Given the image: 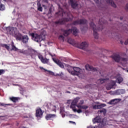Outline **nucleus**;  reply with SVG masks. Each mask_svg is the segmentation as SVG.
<instances>
[{
    "label": "nucleus",
    "mask_w": 128,
    "mask_h": 128,
    "mask_svg": "<svg viewBox=\"0 0 128 128\" xmlns=\"http://www.w3.org/2000/svg\"><path fill=\"white\" fill-rule=\"evenodd\" d=\"M92 122L94 124H96V122H102V118L100 116H96L92 120Z\"/></svg>",
    "instance_id": "nucleus-23"
},
{
    "label": "nucleus",
    "mask_w": 128,
    "mask_h": 128,
    "mask_svg": "<svg viewBox=\"0 0 128 128\" xmlns=\"http://www.w3.org/2000/svg\"><path fill=\"white\" fill-rule=\"evenodd\" d=\"M52 60L56 64L60 66V68H66L68 72L71 74L72 76H80V74H82V70H80V68L74 67L72 68L69 65L62 63L58 60H56L54 58H52ZM72 70H73L74 71H72Z\"/></svg>",
    "instance_id": "nucleus-1"
},
{
    "label": "nucleus",
    "mask_w": 128,
    "mask_h": 128,
    "mask_svg": "<svg viewBox=\"0 0 128 128\" xmlns=\"http://www.w3.org/2000/svg\"><path fill=\"white\" fill-rule=\"evenodd\" d=\"M76 118H78V116H76Z\"/></svg>",
    "instance_id": "nucleus-52"
},
{
    "label": "nucleus",
    "mask_w": 128,
    "mask_h": 128,
    "mask_svg": "<svg viewBox=\"0 0 128 128\" xmlns=\"http://www.w3.org/2000/svg\"><path fill=\"white\" fill-rule=\"evenodd\" d=\"M114 78L116 80H111L110 84L106 86V88L108 90H112V88H114L116 82L118 84H122V82H124V78H122V76L120 74H118L116 77Z\"/></svg>",
    "instance_id": "nucleus-3"
},
{
    "label": "nucleus",
    "mask_w": 128,
    "mask_h": 128,
    "mask_svg": "<svg viewBox=\"0 0 128 128\" xmlns=\"http://www.w3.org/2000/svg\"><path fill=\"white\" fill-rule=\"evenodd\" d=\"M84 100H80L78 104L76 105L77 108H82V110H86L88 108V106L86 105L82 106V104H84Z\"/></svg>",
    "instance_id": "nucleus-14"
},
{
    "label": "nucleus",
    "mask_w": 128,
    "mask_h": 128,
    "mask_svg": "<svg viewBox=\"0 0 128 128\" xmlns=\"http://www.w3.org/2000/svg\"><path fill=\"white\" fill-rule=\"evenodd\" d=\"M106 82L105 79H100L97 81V84H104V82Z\"/></svg>",
    "instance_id": "nucleus-31"
},
{
    "label": "nucleus",
    "mask_w": 128,
    "mask_h": 128,
    "mask_svg": "<svg viewBox=\"0 0 128 128\" xmlns=\"http://www.w3.org/2000/svg\"><path fill=\"white\" fill-rule=\"evenodd\" d=\"M106 110L105 108H102L98 111V114H106Z\"/></svg>",
    "instance_id": "nucleus-29"
},
{
    "label": "nucleus",
    "mask_w": 128,
    "mask_h": 128,
    "mask_svg": "<svg viewBox=\"0 0 128 128\" xmlns=\"http://www.w3.org/2000/svg\"><path fill=\"white\" fill-rule=\"evenodd\" d=\"M87 128H96V126H88Z\"/></svg>",
    "instance_id": "nucleus-45"
},
{
    "label": "nucleus",
    "mask_w": 128,
    "mask_h": 128,
    "mask_svg": "<svg viewBox=\"0 0 128 128\" xmlns=\"http://www.w3.org/2000/svg\"><path fill=\"white\" fill-rule=\"evenodd\" d=\"M42 114L43 112L42 109L38 108L36 110V118H42Z\"/></svg>",
    "instance_id": "nucleus-18"
},
{
    "label": "nucleus",
    "mask_w": 128,
    "mask_h": 128,
    "mask_svg": "<svg viewBox=\"0 0 128 128\" xmlns=\"http://www.w3.org/2000/svg\"><path fill=\"white\" fill-rule=\"evenodd\" d=\"M126 93V90L124 89H120L116 91V94H124Z\"/></svg>",
    "instance_id": "nucleus-22"
},
{
    "label": "nucleus",
    "mask_w": 128,
    "mask_h": 128,
    "mask_svg": "<svg viewBox=\"0 0 128 128\" xmlns=\"http://www.w3.org/2000/svg\"><path fill=\"white\" fill-rule=\"evenodd\" d=\"M48 60H49L48 58H43L41 62L42 64H48Z\"/></svg>",
    "instance_id": "nucleus-34"
},
{
    "label": "nucleus",
    "mask_w": 128,
    "mask_h": 128,
    "mask_svg": "<svg viewBox=\"0 0 128 128\" xmlns=\"http://www.w3.org/2000/svg\"><path fill=\"white\" fill-rule=\"evenodd\" d=\"M60 40H61V42H64V36L61 35L58 38Z\"/></svg>",
    "instance_id": "nucleus-39"
},
{
    "label": "nucleus",
    "mask_w": 128,
    "mask_h": 128,
    "mask_svg": "<svg viewBox=\"0 0 128 128\" xmlns=\"http://www.w3.org/2000/svg\"><path fill=\"white\" fill-rule=\"evenodd\" d=\"M106 2L108 4H110L113 8H116V5L112 0H106Z\"/></svg>",
    "instance_id": "nucleus-25"
},
{
    "label": "nucleus",
    "mask_w": 128,
    "mask_h": 128,
    "mask_svg": "<svg viewBox=\"0 0 128 128\" xmlns=\"http://www.w3.org/2000/svg\"><path fill=\"white\" fill-rule=\"evenodd\" d=\"M90 26L93 30L94 38L96 39L98 38V28H96V26L94 25V22H92L90 24Z\"/></svg>",
    "instance_id": "nucleus-11"
},
{
    "label": "nucleus",
    "mask_w": 128,
    "mask_h": 128,
    "mask_svg": "<svg viewBox=\"0 0 128 128\" xmlns=\"http://www.w3.org/2000/svg\"><path fill=\"white\" fill-rule=\"evenodd\" d=\"M29 36H32V38L33 40L38 42H42V40H44V37L46 36V32L43 30L41 32L40 35H38L36 33H30Z\"/></svg>",
    "instance_id": "nucleus-4"
},
{
    "label": "nucleus",
    "mask_w": 128,
    "mask_h": 128,
    "mask_svg": "<svg viewBox=\"0 0 128 128\" xmlns=\"http://www.w3.org/2000/svg\"><path fill=\"white\" fill-rule=\"evenodd\" d=\"M58 6L59 8V11L58 12L56 13V16H66V12L62 10V6H64V8L68 10V5H66V4L64 2L63 3L61 2L60 4H58Z\"/></svg>",
    "instance_id": "nucleus-6"
},
{
    "label": "nucleus",
    "mask_w": 128,
    "mask_h": 128,
    "mask_svg": "<svg viewBox=\"0 0 128 128\" xmlns=\"http://www.w3.org/2000/svg\"><path fill=\"white\" fill-rule=\"evenodd\" d=\"M45 54H48V52H46V51L45 52Z\"/></svg>",
    "instance_id": "nucleus-51"
},
{
    "label": "nucleus",
    "mask_w": 128,
    "mask_h": 128,
    "mask_svg": "<svg viewBox=\"0 0 128 128\" xmlns=\"http://www.w3.org/2000/svg\"><path fill=\"white\" fill-rule=\"evenodd\" d=\"M118 100V99H114L111 100L110 102H108L110 104H116V102Z\"/></svg>",
    "instance_id": "nucleus-27"
},
{
    "label": "nucleus",
    "mask_w": 128,
    "mask_h": 128,
    "mask_svg": "<svg viewBox=\"0 0 128 128\" xmlns=\"http://www.w3.org/2000/svg\"><path fill=\"white\" fill-rule=\"evenodd\" d=\"M2 48H6V50H10V46L8 45V44H2Z\"/></svg>",
    "instance_id": "nucleus-35"
},
{
    "label": "nucleus",
    "mask_w": 128,
    "mask_h": 128,
    "mask_svg": "<svg viewBox=\"0 0 128 128\" xmlns=\"http://www.w3.org/2000/svg\"><path fill=\"white\" fill-rule=\"evenodd\" d=\"M48 54L50 56H52H52H54V54H52V53H50V52H48Z\"/></svg>",
    "instance_id": "nucleus-46"
},
{
    "label": "nucleus",
    "mask_w": 128,
    "mask_h": 128,
    "mask_svg": "<svg viewBox=\"0 0 128 128\" xmlns=\"http://www.w3.org/2000/svg\"><path fill=\"white\" fill-rule=\"evenodd\" d=\"M11 46L12 50H14L15 52H18V50H19V52H21V54H24L27 56L31 54L32 52V48H29L28 50H19L18 48H16V46H14V42H12Z\"/></svg>",
    "instance_id": "nucleus-7"
},
{
    "label": "nucleus",
    "mask_w": 128,
    "mask_h": 128,
    "mask_svg": "<svg viewBox=\"0 0 128 128\" xmlns=\"http://www.w3.org/2000/svg\"><path fill=\"white\" fill-rule=\"evenodd\" d=\"M72 109L73 110V112H78V114H80L82 112V108H78V110H76V107H74V108H72Z\"/></svg>",
    "instance_id": "nucleus-26"
},
{
    "label": "nucleus",
    "mask_w": 128,
    "mask_h": 128,
    "mask_svg": "<svg viewBox=\"0 0 128 128\" xmlns=\"http://www.w3.org/2000/svg\"><path fill=\"white\" fill-rule=\"evenodd\" d=\"M106 104H100V102H93L92 104V106L94 110H100L104 108Z\"/></svg>",
    "instance_id": "nucleus-10"
},
{
    "label": "nucleus",
    "mask_w": 128,
    "mask_h": 128,
    "mask_svg": "<svg viewBox=\"0 0 128 128\" xmlns=\"http://www.w3.org/2000/svg\"><path fill=\"white\" fill-rule=\"evenodd\" d=\"M80 98L77 97L72 100L70 106V108H76V106H78L76 104L78 102V100H80Z\"/></svg>",
    "instance_id": "nucleus-15"
},
{
    "label": "nucleus",
    "mask_w": 128,
    "mask_h": 128,
    "mask_svg": "<svg viewBox=\"0 0 128 128\" xmlns=\"http://www.w3.org/2000/svg\"><path fill=\"white\" fill-rule=\"evenodd\" d=\"M6 10V7L4 5L2 4V2H0V10Z\"/></svg>",
    "instance_id": "nucleus-33"
},
{
    "label": "nucleus",
    "mask_w": 128,
    "mask_h": 128,
    "mask_svg": "<svg viewBox=\"0 0 128 128\" xmlns=\"http://www.w3.org/2000/svg\"><path fill=\"white\" fill-rule=\"evenodd\" d=\"M85 68L86 70H92V72H96V68H93L90 66V64H87L85 66Z\"/></svg>",
    "instance_id": "nucleus-19"
},
{
    "label": "nucleus",
    "mask_w": 128,
    "mask_h": 128,
    "mask_svg": "<svg viewBox=\"0 0 128 128\" xmlns=\"http://www.w3.org/2000/svg\"><path fill=\"white\" fill-rule=\"evenodd\" d=\"M71 32H72V34L75 36H78V30L76 27H73L72 30L64 31V36H68V34H70Z\"/></svg>",
    "instance_id": "nucleus-9"
},
{
    "label": "nucleus",
    "mask_w": 128,
    "mask_h": 128,
    "mask_svg": "<svg viewBox=\"0 0 128 128\" xmlns=\"http://www.w3.org/2000/svg\"><path fill=\"white\" fill-rule=\"evenodd\" d=\"M69 4H70L71 6L73 8H82V6L78 4V2H76V1H74V0H69Z\"/></svg>",
    "instance_id": "nucleus-12"
},
{
    "label": "nucleus",
    "mask_w": 128,
    "mask_h": 128,
    "mask_svg": "<svg viewBox=\"0 0 128 128\" xmlns=\"http://www.w3.org/2000/svg\"><path fill=\"white\" fill-rule=\"evenodd\" d=\"M56 118V114H47L46 116V120H54V118Z\"/></svg>",
    "instance_id": "nucleus-16"
},
{
    "label": "nucleus",
    "mask_w": 128,
    "mask_h": 128,
    "mask_svg": "<svg viewBox=\"0 0 128 128\" xmlns=\"http://www.w3.org/2000/svg\"><path fill=\"white\" fill-rule=\"evenodd\" d=\"M112 58L116 62L121 64L123 66H126L125 64H126L128 58L122 57L118 54H114L112 56Z\"/></svg>",
    "instance_id": "nucleus-5"
},
{
    "label": "nucleus",
    "mask_w": 128,
    "mask_h": 128,
    "mask_svg": "<svg viewBox=\"0 0 128 128\" xmlns=\"http://www.w3.org/2000/svg\"><path fill=\"white\" fill-rule=\"evenodd\" d=\"M123 70H125L126 72H128V68H126V70L124 68H123Z\"/></svg>",
    "instance_id": "nucleus-49"
},
{
    "label": "nucleus",
    "mask_w": 128,
    "mask_h": 128,
    "mask_svg": "<svg viewBox=\"0 0 128 128\" xmlns=\"http://www.w3.org/2000/svg\"><path fill=\"white\" fill-rule=\"evenodd\" d=\"M4 2H6V0H4Z\"/></svg>",
    "instance_id": "nucleus-53"
},
{
    "label": "nucleus",
    "mask_w": 128,
    "mask_h": 128,
    "mask_svg": "<svg viewBox=\"0 0 128 128\" xmlns=\"http://www.w3.org/2000/svg\"><path fill=\"white\" fill-rule=\"evenodd\" d=\"M37 6H38V10L40 12H42V5L40 4V2H38Z\"/></svg>",
    "instance_id": "nucleus-28"
},
{
    "label": "nucleus",
    "mask_w": 128,
    "mask_h": 128,
    "mask_svg": "<svg viewBox=\"0 0 128 128\" xmlns=\"http://www.w3.org/2000/svg\"><path fill=\"white\" fill-rule=\"evenodd\" d=\"M86 22L87 21L86 20H81L74 22L73 24L75 26H76V24H86Z\"/></svg>",
    "instance_id": "nucleus-17"
},
{
    "label": "nucleus",
    "mask_w": 128,
    "mask_h": 128,
    "mask_svg": "<svg viewBox=\"0 0 128 128\" xmlns=\"http://www.w3.org/2000/svg\"><path fill=\"white\" fill-rule=\"evenodd\" d=\"M4 74V70H0V74Z\"/></svg>",
    "instance_id": "nucleus-41"
},
{
    "label": "nucleus",
    "mask_w": 128,
    "mask_h": 128,
    "mask_svg": "<svg viewBox=\"0 0 128 128\" xmlns=\"http://www.w3.org/2000/svg\"><path fill=\"white\" fill-rule=\"evenodd\" d=\"M102 20H104V19H100L99 20V24L100 25V26L99 27V30H102V28H100V26H102L101 24H104V22H102Z\"/></svg>",
    "instance_id": "nucleus-37"
},
{
    "label": "nucleus",
    "mask_w": 128,
    "mask_h": 128,
    "mask_svg": "<svg viewBox=\"0 0 128 128\" xmlns=\"http://www.w3.org/2000/svg\"><path fill=\"white\" fill-rule=\"evenodd\" d=\"M70 122H72V124H76V122L70 121Z\"/></svg>",
    "instance_id": "nucleus-50"
},
{
    "label": "nucleus",
    "mask_w": 128,
    "mask_h": 128,
    "mask_svg": "<svg viewBox=\"0 0 128 128\" xmlns=\"http://www.w3.org/2000/svg\"><path fill=\"white\" fill-rule=\"evenodd\" d=\"M47 107L48 108H50L51 110H52V112H56V106L54 105H52L50 103H49L47 105Z\"/></svg>",
    "instance_id": "nucleus-20"
},
{
    "label": "nucleus",
    "mask_w": 128,
    "mask_h": 128,
    "mask_svg": "<svg viewBox=\"0 0 128 128\" xmlns=\"http://www.w3.org/2000/svg\"><path fill=\"white\" fill-rule=\"evenodd\" d=\"M20 94H24V92H26V89L22 88H20Z\"/></svg>",
    "instance_id": "nucleus-38"
},
{
    "label": "nucleus",
    "mask_w": 128,
    "mask_h": 128,
    "mask_svg": "<svg viewBox=\"0 0 128 128\" xmlns=\"http://www.w3.org/2000/svg\"><path fill=\"white\" fill-rule=\"evenodd\" d=\"M28 40H30V38L27 35L22 36V40L24 44H28Z\"/></svg>",
    "instance_id": "nucleus-21"
},
{
    "label": "nucleus",
    "mask_w": 128,
    "mask_h": 128,
    "mask_svg": "<svg viewBox=\"0 0 128 128\" xmlns=\"http://www.w3.org/2000/svg\"><path fill=\"white\" fill-rule=\"evenodd\" d=\"M120 20H122V18H120Z\"/></svg>",
    "instance_id": "nucleus-54"
},
{
    "label": "nucleus",
    "mask_w": 128,
    "mask_h": 128,
    "mask_svg": "<svg viewBox=\"0 0 128 128\" xmlns=\"http://www.w3.org/2000/svg\"><path fill=\"white\" fill-rule=\"evenodd\" d=\"M94 2H95L96 4H100V0H94Z\"/></svg>",
    "instance_id": "nucleus-43"
},
{
    "label": "nucleus",
    "mask_w": 128,
    "mask_h": 128,
    "mask_svg": "<svg viewBox=\"0 0 128 128\" xmlns=\"http://www.w3.org/2000/svg\"><path fill=\"white\" fill-rule=\"evenodd\" d=\"M6 30L8 34H10L11 36H15L18 40H22V34L18 33V31L16 28L7 27L6 28Z\"/></svg>",
    "instance_id": "nucleus-2"
},
{
    "label": "nucleus",
    "mask_w": 128,
    "mask_h": 128,
    "mask_svg": "<svg viewBox=\"0 0 128 128\" xmlns=\"http://www.w3.org/2000/svg\"><path fill=\"white\" fill-rule=\"evenodd\" d=\"M10 100H12V102H18V98L15 97H10Z\"/></svg>",
    "instance_id": "nucleus-36"
},
{
    "label": "nucleus",
    "mask_w": 128,
    "mask_h": 128,
    "mask_svg": "<svg viewBox=\"0 0 128 128\" xmlns=\"http://www.w3.org/2000/svg\"><path fill=\"white\" fill-rule=\"evenodd\" d=\"M66 16H68L67 18H63L61 20H60L58 22H56V24H64L66 22H68L72 20L73 16H72V15L70 14V12H67Z\"/></svg>",
    "instance_id": "nucleus-8"
},
{
    "label": "nucleus",
    "mask_w": 128,
    "mask_h": 128,
    "mask_svg": "<svg viewBox=\"0 0 128 128\" xmlns=\"http://www.w3.org/2000/svg\"><path fill=\"white\" fill-rule=\"evenodd\" d=\"M44 4H48V0H41Z\"/></svg>",
    "instance_id": "nucleus-42"
},
{
    "label": "nucleus",
    "mask_w": 128,
    "mask_h": 128,
    "mask_svg": "<svg viewBox=\"0 0 128 128\" xmlns=\"http://www.w3.org/2000/svg\"><path fill=\"white\" fill-rule=\"evenodd\" d=\"M40 70H45V72H48V73L50 74H54V72H52V71L47 70L46 68H44L43 67L40 66Z\"/></svg>",
    "instance_id": "nucleus-32"
},
{
    "label": "nucleus",
    "mask_w": 128,
    "mask_h": 128,
    "mask_svg": "<svg viewBox=\"0 0 128 128\" xmlns=\"http://www.w3.org/2000/svg\"><path fill=\"white\" fill-rule=\"evenodd\" d=\"M60 114L62 118L66 116V112H64V107H60Z\"/></svg>",
    "instance_id": "nucleus-24"
},
{
    "label": "nucleus",
    "mask_w": 128,
    "mask_h": 128,
    "mask_svg": "<svg viewBox=\"0 0 128 128\" xmlns=\"http://www.w3.org/2000/svg\"><path fill=\"white\" fill-rule=\"evenodd\" d=\"M120 42L121 44H124V41L122 40H120Z\"/></svg>",
    "instance_id": "nucleus-47"
},
{
    "label": "nucleus",
    "mask_w": 128,
    "mask_h": 128,
    "mask_svg": "<svg viewBox=\"0 0 128 128\" xmlns=\"http://www.w3.org/2000/svg\"><path fill=\"white\" fill-rule=\"evenodd\" d=\"M126 10H128V4H126Z\"/></svg>",
    "instance_id": "nucleus-48"
},
{
    "label": "nucleus",
    "mask_w": 128,
    "mask_h": 128,
    "mask_svg": "<svg viewBox=\"0 0 128 128\" xmlns=\"http://www.w3.org/2000/svg\"><path fill=\"white\" fill-rule=\"evenodd\" d=\"M67 42L70 44H74V40L70 38H68Z\"/></svg>",
    "instance_id": "nucleus-30"
},
{
    "label": "nucleus",
    "mask_w": 128,
    "mask_h": 128,
    "mask_svg": "<svg viewBox=\"0 0 128 128\" xmlns=\"http://www.w3.org/2000/svg\"><path fill=\"white\" fill-rule=\"evenodd\" d=\"M10 104H4V103H2L1 104V106H10Z\"/></svg>",
    "instance_id": "nucleus-44"
},
{
    "label": "nucleus",
    "mask_w": 128,
    "mask_h": 128,
    "mask_svg": "<svg viewBox=\"0 0 128 128\" xmlns=\"http://www.w3.org/2000/svg\"><path fill=\"white\" fill-rule=\"evenodd\" d=\"M38 58H39L40 60H42L44 58V57L42 56V54H38Z\"/></svg>",
    "instance_id": "nucleus-40"
},
{
    "label": "nucleus",
    "mask_w": 128,
    "mask_h": 128,
    "mask_svg": "<svg viewBox=\"0 0 128 128\" xmlns=\"http://www.w3.org/2000/svg\"><path fill=\"white\" fill-rule=\"evenodd\" d=\"M100 2H102V1H100Z\"/></svg>",
    "instance_id": "nucleus-55"
},
{
    "label": "nucleus",
    "mask_w": 128,
    "mask_h": 128,
    "mask_svg": "<svg viewBox=\"0 0 128 128\" xmlns=\"http://www.w3.org/2000/svg\"><path fill=\"white\" fill-rule=\"evenodd\" d=\"M75 46L78 48H81V50H86L88 46V44L86 42H82L80 44H76Z\"/></svg>",
    "instance_id": "nucleus-13"
}]
</instances>
